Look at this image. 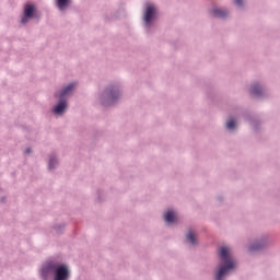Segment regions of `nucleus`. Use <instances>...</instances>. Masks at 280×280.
Listing matches in <instances>:
<instances>
[{
  "label": "nucleus",
  "instance_id": "1",
  "mask_svg": "<svg viewBox=\"0 0 280 280\" xmlns=\"http://www.w3.org/2000/svg\"><path fill=\"white\" fill-rule=\"evenodd\" d=\"M219 257H221V268L217 271L215 279L222 280L231 270L235 268V262L231 257V249L226 246L219 249Z\"/></svg>",
  "mask_w": 280,
  "mask_h": 280
},
{
  "label": "nucleus",
  "instance_id": "15",
  "mask_svg": "<svg viewBox=\"0 0 280 280\" xmlns=\"http://www.w3.org/2000/svg\"><path fill=\"white\" fill-rule=\"evenodd\" d=\"M26 153H31V150H30V149H27V150H26Z\"/></svg>",
  "mask_w": 280,
  "mask_h": 280
},
{
  "label": "nucleus",
  "instance_id": "14",
  "mask_svg": "<svg viewBox=\"0 0 280 280\" xmlns=\"http://www.w3.org/2000/svg\"><path fill=\"white\" fill-rule=\"evenodd\" d=\"M236 5H238V8H242L243 5V0H235Z\"/></svg>",
  "mask_w": 280,
  "mask_h": 280
},
{
  "label": "nucleus",
  "instance_id": "13",
  "mask_svg": "<svg viewBox=\"0 0 280 280\" xmlns=\"http://www.w3.org/2000/svg\"><path fill=\"white\" fill-rule=\"evenodd\" d=\"M261 248V245L260 244H256L252 247H249V250H259Z\"/></svg>",
  "mask_w": 280,
  "mask_h": 280
},
{
  "label": "nucleus",
  "instance_id": "8",
  "mask_svg": "<svg viewBox=\"0 0 280 280\" xmlns=\"http://www.w3.org/2000/svg\"><path fill=\"white\" fill-rule=\"evenodd\" d=\"M262 90L259 85L252 86V95L254 96H261Z\"/></svg>",
  "mask_w": 280,
  "mask_h": 280
},
{
  "label": "nucleus",
  "instance_id": "12",
  "mask_svg": "<svg viewBox=\"0 0 280 280\" xmlns=\"http://www.w3.org/2000/svg\"><path fill=\"white\" fill-rule=\"evenodd\" d=\"M57 161L55 159H50L49 161V168L52 170L54 166L56 165Z\"/></svg>",
  "mask_w": 280,
  "mask_h": 280
},
{
  "label": "nucleus",
  "instance_id": "11",
  "mask_svg": "<svg viewBox=\"0 0 280 280\" xmlns=\"http://www.w3.org/2000/svg\"><path fill=\"white\" fill-rule=\"evenodd\" d=\"M225 127H226L229 130L235 129V121H234L233 119L228 120V124L225 125Z\"/></svg>",
  "mask_w": 280,
  "mask_h": 280
},
{
  "label": "nucleus",
  "instance_id": "2",
  "mask_svg": "<svg viewBox=\"0 0 280 280\" xmlns=\"http://www.w3.org/2000/svg\"><path fill=\"white\" fill-rule=\"evenodd\" d=\"M75 84H69L68 86H66L59 94L58 97L61 100L60 103L54 108V113L56 115H60L65 112V109L67 108V103L66 101H62L65 97H67L68 95L71 94V92L74 90Z\"/></svg>",
  "mask_w": 280,
  "mask_h": 280
},
{
  "label": "nucleus",
  "instance_id": "4",
  "mask_svg": "<svg viewBox=\"0 0 280 280\" xmlns=\"http://www.w3.org/2000/svg\"><path fill=\"white\" fill-rule=\"evenodd\" d=\"M36 10L33 4H26L24 8V16L22 18L21 23L25 25V23L28 21V19H33Z\"/></svg>",
  "mask_w": 280,
  "mask_h": 280
},
{
  "label": "nucleus",
  "instance_id": "5",
  "mask_svg": "<svg viewBox=\"0 0 280 280\" xmlns=\"http://www.w3.org/2000/svg\"><path fill=\"white\" fill-rule=\"evenodd\" d=\"M155 16V8L153 5H148L144 14V23L150 25Z\"/></svg>",
  "mask_w": 280,
  "mask_h": 280
},
{
  "label": "nucleus",
  "instance_id": "6",
  "mask_svg": "<svg viewBox=\"0 0 280 280\" xmlns=\"http://www.w3.org/2000/svg\"><path fill=\"white\" fill-rule=\"evenodd\" d=\"M228 11L225 9H214L212 10V16H214V19H225V16H228Z\"/></svg>",
  "mask_w": 280,
  "mask_h": 280
},
{
  "label": "nucleus",
  "instance_id": "3",
  "mask_svg": "<svg viewBox=\"0 0 280 280\" xmlns=\"http://www.w3.org/2000/svg\"><path fill=\"white\" fill-rule=\"evenodd\" d=\"M69 269L66 265H59L55 268V280H68Z\"/></svg>",
  "mask_w": 280,
  "mask_h": 280
},
{
  "label": "nucleus",
  "instance_id": "16",
  "mask_svg": "<svg viewBox=\"0 0 280 280\" xmlns=\"http://www.w3.org/2000/svg\"><path fill=\"white\" fill-rule=\"evenodd\" d=\"M110 96L114 98V93H112Z\"/></svg>",
  "mask_w": 280,
  "mask_h": 280
},
{
  "label": "nucleus",
  "instance_id": "7",
  "mask_svg": "<svg viewBox=\"0 0 280 280\" xmlns=\"http://www.w3.org/2000/svg\"><path fill=\"white\" fill-rule=\"evenodd\" d=\"M177 219V215L174 211L170 210L165 213V221L167 223H174Z\"/></svg>",
  "mask_w": 280,
  "mask_h": 280
},
{
  "label": "nucleus",
  "instance_id": "10",
  "mask_svg": "<svg viewBox=\"0 0 280 280\" xmlns=\"http://www.w3.org/2000/svg\"><path fill=\"white\" fill-rule=\"evenodd\" d=\"M69 0H58L57 4L59 10H63V8H66V5H68Z\"/></svg>",
  "mask_w": 280,
  "mask_h": 280
},
{
  "label": "nucleus",
  "instance_id": "9",
  "mask_svg": "<svg viewBox=\"0 0 280 280\" xmlns=\"http://www.w3.org/2000/svg\"><path fill=\"white\" fill-rule=\"evenodd\" d=\"M186 240L192 245L196 244V235L192 231L188 232V235H186Z\"/></svg>",
  "mask_w": 280,
  "mask_h": 280
}]
</instances>
